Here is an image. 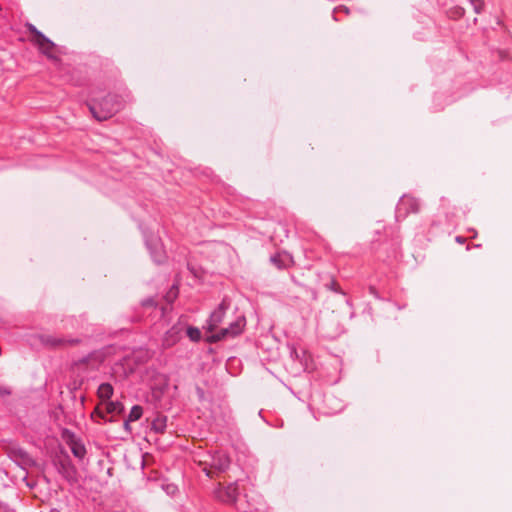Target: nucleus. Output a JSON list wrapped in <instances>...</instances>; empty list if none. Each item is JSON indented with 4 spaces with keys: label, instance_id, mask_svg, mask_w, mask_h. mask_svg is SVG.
Segmentation results:
<instances>
[{
    "label": "nucleus",
    "instance_id": "f257e3e1",
    "mask_svg": "<svg viewBox=\"0 0 512 512\" xmlns=\"http://www.w3.org/2000/svg\"><path fill=\"white\" fill-rule=\"evenodd\" d=\"M227 309L226 303L223 301L219 307L214 310L206 325V341L209 343L218 342L222 339H226L229 337H235L239 335L246 324L245 318L243 316L237 317V319L232 322L229 327L222 328L219 331L215 332L218 325L222 323L225 312Z\"/></svg>",
    "mask_w": 512,
    "mask_h": 512
},
{
    "label": "nucleus",
    "instance_id": "f03ea898",
    "mask_svg": "<svg viewBox=\"0 0 512 512\" xmlns=\"http://www.w3.org/2000/svg\"><path fill=\"white\" fill-rule=\"evenodd\" d=\"M90 111L93 116L103 121L110 118L119 109V104L116 103L114 96L106 97L102 102H93L89 105Z\"/></svg>",
    "mask_w": 512,
    "mask_h": 512
},
{
    "label": "nucleus",
    "instance_id": "7ed1b4c3",
    "mask_svg": "<svg viewBox=\"0 0 512 512\" xmlns=\"http://www.w3.org/2000/svg\"><path fill=\"white\" fill-rule=\"evenodd\" d=\"M123 409V405L118 401H106L95 408L92 417L98 416L103 420H107V415H119L122 413Z\"/></svg>",
    "mask_w": 512,
    "mask_h": 512
},
{
    "label": "nucleus",
    "instance_id": "20e7f679",
    "mask_svg": "<svg viewBox=\"0 0 512 512\" xmlns=\"http://www.w3.org/2000/svg\"><path fill=\"white\" fill-rule=\"evenodd\" d=\"M33 41L38 46L39 50L48 58L56 59V47L54 43L47 39L43 34L36 31Z\"/></svg>",
    "mask_w": 512,
    "mask_h": 512
},
{
    "label": "nucleus",
    "instance_id": "39448f33",
    "mask_svg": "<svg viewBox=\"0 0 512 512\" xmlns=\"http://www.w3.org/2000/svg\"><path fill=\"white\" fill-rule=\"evenodd\" d=\"M215 496L222 502L232 503L238 496V487L234 483L227 486L220 485L215 491Z\"/></svg>",
    "mask_w": 512,
    "mask_h": 512
},
{
    "label": "nucleus",
    "instance_id": "423d86ee",
    "mask_svg": "<svg viewBox=\"0 0 512 512\" xmlns=\"http://www.w3.org/2000/svg\"><path fill=\"white\" fill-rule=\"evenodd\" d=\"M58 471L70 483L77 482V470L69 460L60 461Z\"/></svg>",
    "mask_w": 512,
    "mask_h": 512
},
{
    "label": "nucleus",
    "instance_id": "0eeeda50",
    "mask_svg": "<svg viewBox=\"0 0 512 512\" xmlns=\"http://www.w3.org/2000/svg\"><path fill=\"white\" fill-rule=\"evenodd\" d=\"M405 210L406 212H417L419 210L418 201L410 196L403 197L397 207L398 214Z\"/></svg>",
    "mask_w": 512,
    "mask_h": 512
},
{
    "label": "nucleus",
    "instance_id": "6e6552de",
    "mask_svg": "<svg viewBox=\"0 0 512 512\" xmlns=\"http://www.w3.org/2000/svg\"><path fill=\"white\" fill-rule=\"evenodd\" d=\"M229 458L224 453H217L212 456L211 467L217 470H225L229 466Z\"/></svg>",
    "mask_w": 512,
    "mask_h": 512
},
{
    "label": "nucleus",
    "instance_id": "1a4fd4ad",
    "mask_svg": "<svg viewBox=\"0 0 512 512\" xmlns=\"http://www.w3.org/2000/svg\"><path fill=\"white\" fill-rule=\"evenodd\" d=\"M98 397L102 400V403L108 401L113 394V387L109 383H102L97 390Z\"/></svg>",
    "mask_w": 512,
    "mask_h": 512
},
{
    "label": "nucleus",
    "instance_id": "9d476101",
    "mask_svg": "<svg viewBox=\"0 0 512 512\" xmlns=\"http://www.w3.org/2000/svg\"><path fill=\"white\" fill-rule=\"evenodd\" d=\"M271 261L279 268L287 267L291 262L292 259L289 254L287 253H278L277 255L273 256L271 258Z\"/></svg>",
    "mask_w": 512,
    "mask_h": 512
},
{
    "label": "nucleus",
    "instance_id": "9b49d317",
    "mask_svg": "<svg viewBox=\"0 0 512 512\" xmlns=\"http://www.w3.org/2000/svg\"><path fill=\"white\" fill-rule=\"evenodd\" d=\"M178 340V330L175 328L171 329L167 332L165 339H164V345L167 347H170L174 345Z\"/></svg>",
    "mask_w": 512,
    "mask_h": 512
},
{
    "label": "nucleus",
    "instance_id": "f8f14e48",
    "mask_svg": "<svg viewBox=\"0 0 512 512\" xmlns=\"http://www.w3.org/2000/svg\"><path fill=\"white\" fill-rule=\"evenodd\" d=\"M71 451L75 457L80 458V459L83 458L86 453V449H85L84 445H82L81 443L75 442V441H73L71 443Z\"/></svg>",
    "mask_w": 512,
    "mask_h": 512
},
{
    "label": "nucleus",
    "instance_id": "ddd939ff",
    "mask_svg": "<svg viewBox=\"0 0 512 512\" xmlns=\"http://www.w3.org/2000/svg\"><path fill=\"white\" fill-rule=\"evenodd\" d=\"M142 414H143L142 407L139 405H135L132 407L127 419H129V421L134 422V421L139 420L141 418Z\"/></svg>",
    "mask_w": 512,
    "mask_h": 512
},
{
    "label": "nucleus",
    "instance_id": "4468645a",
    "mask_svg": "<svg viewBox=\"0 0 512 512\" xmlns=\"http://www.w3.org/2000/svg\"><path fill=\"white\" fill-rule=\"evenodd\" d=\"M155 262L160 263L163 261L165 255L161 245H156L155 250L151 252Z\"/></svg>",
    "mask_w": 512,
    "mask_h": 512
},
{
    "label": "nucleus",
    "instance_id": "2eb2a0df",
    "mask_svg": "<svg viewBox=\"0 0 512 512\" xmlns=\"http://www.w3.org/2000/svg\"><path fill=\"white\" fill-rule=\"evenodd\" d=\"M187 335L192 341H198L201 337V332L198 328L189 327L187 329Z\"/></svg>",
    "mask_w": 512,
    "mask_h": 512
},
{
    "label": "nucleus",
    "instance_id": "dca6fc26",
    "mask_svg": "<svg viewBox=\"0 0 512 512\" xmlns=\"http://www.w3.org/2000/svg\"><path fill=\"white\" fill-rule=\"evenodd\" d=\"M470 3L473 6L475 13H477V14L481 13V11L484 7L483 0H470Z\"/></svg>",
    "mask_w": 512,
    "mask_h": 512
},
{
    "label": "nucleus",
    "instance_id": "f3484780",
    "mask_svg": "<svg viewBox=\"0 0 512 512\" xmlns=\"http://www.w3.org/2000/svg\"><path fill=\"white\" fill-rule=\"evenodd\" d=\"M176 297H177V290L174 288L171 289L166 296L168 302H172Z\"/></svg>",
    "mask_w": 512,
    "mask_h": 512
},
{
    "label": "nucleus",
    "instance_id": "a211bd4d",
    "mask_svg": "<svg viewBox=\"0 0 512 512\" xmlns=\"http://www.w3.org/2000/svg\"><path fill=\"white\" fill-rule=\"evenodd\" d=\"M163 426L162 422L160 421V419H157L153 422V427L156 429V430H159L161 429Z\"/></svg>",
    "mask_w": 512,
    "mask_h": 512
},
{
    "label": "nucleus",
    "instance_id": "6ab92c4d",
    "mask_svg": "<svg viewBox=\"0 0 512 512\" xmlns=\"http://www.w3.org/2000/svg\"><path fill=\"white\" fill-rule=\"evenodd\" d=\"M130 422L129 419H127L125 422H124V428L126 431L130 432L131 431V427H130Z\"/></svg>",
    "mask_w": 512,
    "mask_h": 512
},
{
    "label": "nucleus",
    "instance_id": "aec40b11",
    "mask_svg": "<svg viewBox=\"0 0 512 512\" xmlns=\"http://www.w3.org/2000/svg\"><path fill=\"white\" fill-rule=\"evenodd\" d=\"M3 393H9L6 389H3L0 387V394H3Z\"/></svg>",
    "mask_w": 512,
    "mask_h": 512
},
{
    "label": "nucleus",
    "instance_id": "412c9836",
    "mask_svg": "<svg viewBox=\"0 0 512 512\" xmlns=\"http://www.w3.org/2000/svg\"><path fill=\"white\" fill-rule=\"evenodd\" d=\"M49 512H60L58 509H51Z\"/></svg>",
    "mask_w": 512,
    "mask_h": 512
}]
</instances>
